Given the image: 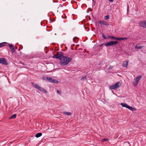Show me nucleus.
I'll list each match as a JSON object with an SVG mask.
<instances>
[{
	"label": "nucleus",
	"instance_id": "f257e3e1",
	"mask_svg": "<svg viewBox=\"0 0 146 146\" xmlns=\"http://www.w3.org/2000/svg\"><path fill=\"white\" fill-rule=\"evenodd\" d=\"M72 59L71 57H67L66 56H63L61 60V64L63 66L67 65L68 63L70 62Z\"/></svg>",
	"mask_w": 146,
	"mask_h": 146
},
{
	"label": "nucleus",
	"instance_id": "f03ea898",
	"mask_svg": "<svg viewBox=\"0 0 146 146\" xmlns=\"http://www.w3.org/2000/svg\"><path fill=\"white\" fill-rule=\"evenodd\" d=\"M33 86L35 88H37L41 92H43L45 94H47L48 93L47 91L44 88L41 87L40 86L37 84L32 83Z\"/></svg>",
	"mask_w": 146,
	"mask_h": 146
},
{
	"label": "nucleus",
	"instance_id": "7ed1b4c3",
	"mask_svg": "<svg viewBox=\"0 0 146 146\" xmlns=\"http://www.w3.org/2000/svg\"><path fill=\"white\" fill-rule=\"evenodd\" d=\"M44 79L45 80H47L51 83L57 84L58 82V81L55 79H52V78L50 77H43Z\"/></svg>",
	"mask_w": 146,
	"mask_h": 146
},
{
	"label": "nucleus",
	"instance_id": "20e7f679",
	"mask_svg": "<svg viewBox=\"0 0 146 146\" xmlns=\"http://www.w3.org/2000/svg\"><path fill=\"white\" fill-rule=\"evenodd\" d=\"M117 43L118 42L117 41H111L107 42L105 44V45L106 46H112L116 45Z\"/></svg>",
	"mask_w": 146,
	"mask_h": 146
},
{
	"label": "nucleus",
	"instance_id": "39448f33",
	"mask_svg": "<svg viewBox=\"0 0 146 146\" xmlns=\"http://www.w3.org/2000/svg\"><path fill=\"white\" fill-rule=\"evenodd\" d=\"M64 55V53L62 52H58L56 53V55L57 57H56V58L59 60H60L63 57Z\"/></svg>",
	"mask_w": 146,
	"mask_h": 146
},
{
	"label": "nucleus",
	"instance_id": "423d86ee",
	"mask_svg": "<svg viewBox=\"0 0 146 146\" xmlns=\"http://www.w3.org/2000/svg\"><path fill=\"white\" fill-rule=\"evenodd\" d=\"M0 63L5 65L8 64L7 61L6 60L5 58H0Z\"/></svg>",
	"mask_w": 146,
	"mask_h": 146
},
{
	"label": "nucleus",
	"instance_id": "0eeeda50",
	"mask_svg": "<svg viewBox=\"0 0 146 146\" xmlns=\"http://www.w3.org/2000/svg\"><path fill=\"white\" fill-rule=\"evenodd\" d=\"M11 49V51L12 53H13L15 52V50L14 48V46L12 44H10L8 43V44Z\"/></svg>",
	"mask_w": 146,
	"mask_h": 146
},
{
	"label": "nucleus",
	"instance_id": "6e6552de",
	"mask_svg": "<svg viewBox=\"0 0 146 146\" xmlns=\"http://www.w3.org/2000/svg\"><path fill=\"white\" fill-rule=\"evenodd\" d=\"M139 25L140 26L146 28V21H144L140 22Z\"/></svg>",
	"mask_w": 146,
	"mask_h": 146
},
{
	"label": "nucleus",
	"instance_id": "1a4fd4ad",
	"mask_svg": "<svg viewBox=\"0 0 146 146\" xmlns=\"http://www.w3.org/2000/svg\"><path fill=\"white\" fill-rule=\"evenodd\" d=\"M128 63V61H125L123 62L122 66L124 67L127 68Z\"/></svg>",
	"mask_w": 146,
	"mask_h": 146
},
{
	"label": "nucleus",
	"instance_id": "9d476101",
	"mask_svg": "<svg viewBox=\"0 0 146 146\" xmlns=\"http://www.w3.org/2000/svg\"><path fill=\"white\" fill-rule=\"evenodd\" d=\"M8 43L6 42H3L0 43V48L6 46V44H8Z\"/></svg>",
	"mask_w": 146,
	"mask_h": 146
},
{
	"label": "nucleus",
	"instance_id": "9b49d317",
	"mask_svg": "<svg viewBox=\"0 0 146 146\" xmlns=\"http://www.w3.org/2000/svg\"><path fill=\"white\" fill-rule=\"evenodd\" d=\"M127 108L128 109L132 111H135L136 110V109L135 108H133L132 107L130 106H128Z\"/></svg>",
	"mask_w": 146,
	"mask_h": 146
},
{
	"label": "nucleus",
	"instance_id": "f8f14e48",
	"mask_svg": "<svg viewBox=\"0 0 146 146\" xmlns=\"http://www.w3.org/2000/svg\"><path fill=\"white\" fill-rule=\"evenodd\" d=\"M127 108L128 109L132 111H135L136 110V109L135 108H133L132 107L130 106H128Z\"/></svg>",
	"mask_w": 146,
	"mask_h": 146
},
{
	"label": "nucleus",
	"instance_id": "ddd939ff",
	"mask_svg": "<svg viewBox=\"0 0 146 146\" xmlns=\"http://www.w3.org/2000/svg\"><path fill=\"white\" fill-rule=\"evenodd\" d=\"M114 85H115V87L116 88V89L119 87L121 86V85H120L119 82H117Z\"/></svg>",
	"mask_w": 146,
	"mask_h": 146
},
{
	"label": "nucleus",
	"instance_id": "4468645a",
	"mask_svg": "<svg viewBox=\"0 0 146 146\" xmlns=\"http://www.w3.org/2000/svg\"><path fill=\"white\" fill-rule=\"evenodd\" d=\"M120 105L123 107H125L126 108H127L128 105L126 104L123 103H121Z\"/></svg>",
	"mask_w": 146,
	"mask_h": 146
},
{
	"label": "nucleus",
	"instance_id": "2eb2a0df",
	"mask_svg": "<svg viewBox=\"0 0 146 146\" xmlns=\"http://www.w3.org/2000/svg\"><path fill=\"white\" fill-rule=\"evenodd\" d=\"M141 77L142 76L141 75H139L138 77H137L136 78H135V80L139 82Z\"/></svg>",
	"mask_w": 146,
	"mask_h": 146
},
{
	"label": "nucleus",
	"instance_id": "dca6fc26",
	"mask_svg": "<svg viewBox=\"0 0 146 146\" xmlns=\"http://www.w3.org/2000/svg\"><path fill=\"white\" fill-rule=\"evenodd\" d=\"M42 135V134L41 133H36L35 135V137H36V138L39 137H40Z\"/></svg>",
	"mask_w": 146,
	"mask_h": 146
},
{
	"label": "nucleus",
	"instance_id": "f3484780",
	"mask_svg": "<svg viewBox=\"0 0 146 146\" xmlns=\"http://www.w3.org/2000/svg\"><path fill=\"white\" fill-rule=\"evenodd\" d=\"M109 88L111 89H116V88L115 86V85H113L110 86Z\"/></svg>",
	"mask_w": 146,
	"mask_h": 146
},
{
	"label": "nucleus",
	"instance_id": "a211bd4d",
	"mask_svg": "<svg viewBox=\"0 0 146 146\" xmlns=\"http://www.w3.org/2000/svg\"><path fill=\"white\" fill-rule=\"evenodd\" d=\"M138 82L135 80L133 82V85L134 86H136L138 84Z\"/></svg>",
	"mask_w": 146,
	"mask_h": 146
},
{
	"label": "nucleus",
	"instance_id": "6ab92c4d",
	"mask_svg": "<svg viewBox=\"0 0 146 146\" xmlns=\"http://www.w3.org/2000/svg\"><path fill=\"white\" fill-rule=\"evenodd\" d=\"M63 114H65L67 115H71L72 114L69 112L65 111L63 112Z\"/></svg>",
	"mask_w": 146,
	"mask_h": 146
},
{
	"label": "nucleus",
	"instance_id": "aec40b11",
	"mask_svg": "<svg viewBox=\"0 0 146 146\" xmlns=\"http://www.w3.org/2000/svg\"><path fill=\"white\" fill-rule=\"evenodd\" d=\"M127 38L125 37L118 38V40H127Z\"/></svg>",
	"mask_w": 146,
	"mask_h": 146
},
{
	"label": "nucleus",
	"instance_id": "412c9836",
	"mask_svg": "<svg viewBox=\"0 0 146 146\" xmlns=\"http://www.w3.org/2000/svg\"><path fill=\"white\" fill-rule=\"evenodd\" d=\"M143 47L142 46H138L137 45H136L135 46V48L136 49H140L142 48Z\"/></svg>",
	"mask_w": 146,
	"mask_h": 146
},
{
	"label": "nucleus",
	"instance_id": "4be33fe9",
	"mask_svg": "<svg viewBox=\"0 0 146 146\" xmlns=\"http://www.w3.org/2000/svg\"><path fill=\"white\" fill-rule=\"evenodd\" d=\"M16 114H14L11 116L10 119H15L16 117Z\"/></svg>",
	"mask_w": 146,
	"mask_h": 146
},
{
	"label": "nucleus",
	"instance_id": "5701e85b",
	"mask_svg": "<svg viewBox=\"0 0 146 146\" xmlns=\"http://www.w3.org/2000/svg\"><path fill=\"white\" fill-rule=\"evenodd\" d=\"M104 21H98V23H99L100 25H103L104 24Z\"/></svg>",
	"mask_w": 146,
	"mask_h": 146
},
{
	"label": "nucleus",
	"instance_id": "b1692460",
	"mask_svg": "<svg viewBox=\"0 0 146 146\" xmlns=\"http://www.w3.org/2000/svg\"><path fill=\"white\" fill-rule=\"evenodd\" d=\"M86 76H84L82 77L81 79V81H83L84 80H85L86 79Z\"/></svg>",
	"mask_w": 146,
	"mask_h": 146
},
{
	"label": "nucleus",
	"instance_id": "393cba45",
	"mask_svg": "<svg viewBox=\"0 0 146 146\" xmlns=\"http://www.w3.org/2000/svg\"><path fill=\"white\" fill-rule=\"evenodd\" d=\"M118 38H117V37H115V36H112L111 37V39L112 40H118Z\"/></svg>",
	"mask_w": 146,
	"mask_h": 146
},
{
	"label": "nucleus",
	"instance_id": "a878e982",
	"mask_svg": "<svg viewBox=\"0 0 146 146\" xmlns=\"http://www.w3.org/2000/svg\"><path fill=\"white\" fill-rule=\"evenodd\" d=\"M102 36L103 38L104 39H107L108 38L107 37L104 33L102 34Z\"/></svg>",
	"mask_w": 146,
	"mask_h": 146
},
{
	"label": "nucleus",
	"instance_id": "bb28decb",
	"mask_svg": "<svg viewBox=\"0 0 146 146\" xmlns=\"http://www.w3.org/2000/svg\"><path fill=\"white\" fill-rule=\"evenodd\" d=\"M108 139L106 138H103L101 140V141L102 142H104L105 141H108Z\"/></svg>",
	"mask_w": 146,
	"mask_h": 146
},
{
	"label": "nucleus",
	"instance_id": "cd10ccee",
	"mask_svg": "<svg viewBox=\"0 0 146 146\" xmlns=\"http://www.w3.org/2000/svg\"><path fill=\"white\" fill-rule=\"evenodd\" d=\"M110 16L109 15H107L106 16H105L104 17V19L105 20H107L109 18Z\"/></svg>",
	"mask_w": 146,
	"mask_h": 146
},
{
	"label": "nucleus",
	"instance_id": "c85d7f7f",
	"mask_svg": "<svg viewBox=\"0 0 146 146\" xmlns=\"http://www.w3.org/2000/svg\"><path fill=\"white\" fill-rule=\"evenodd\" d=\"M104 25L106 26H108L109 25L106 21H105L104 23Z\"/></svg>",
	"mask_w": 146,
	"mask_h": 146
},
{
	"label": "nucleus",
	"instance_id": "c756f323",
	"mask_svg": "<svg viewBox=\"0 0 146 146\" xmlns=\"http://www.w3.org/2000/svg\"><path fill=\"white\" fill-rule=\"evenodd\" d=\"M56 92L58 94L60 95L61 94V92L59 90H57Z\"/></svg>",
	"mask_w": 146,
	"mask_h": 146
},
{
	"label": "nucleus",
	"instance_id": "7c9ffc66",
	"mask_svg": "<svg viewBox=\"0 0 146 146\" xmlns=\"http://www.w3.org/2000/svg\"><path fill=\"white\" fill-rule=\"evenodd\" d=\"M113 68V66H111L110 67H109L108 68V70H111V69H112V68Z\"/></svg>",
	"mask_w": 146,
	"mask_h": 146
},
{
	"label": "nucleus",
	"instance_id": "2f4dec72",
	"mask_svg": "<svg viewBox=\"0 0 146 146\" xmlns=\"http://www.w3.org/2000/svg\"><path fill=\"white\" fill-rule=\"evenodd\" d=\"M56 57H57V55H56V54H54L53 55V56H52V57L53 58H56Z\"/></svg>",
	"mask_w": 146,
	"mask_h": 146
},
{
	"label": "nucleus",
	"instance_id": "473e14b6",
	"mask_svg": "<svg viewBox=\"0 0 146 146\" xmlns=\"http://www.w3.org/2000/svg\"><path fill=\"white\" fill-rule=\"evenodd\" d=\"M19 63L20 64H22L23 65H25V64L24 63H22V62H21L20 61H19Z\"/></svg>",
	"mask_w": 146,
	"mask_h": 146
},
{
	"label": "nucleus",
	"instance_id": "72a5a7b5",
	"mask_svg": "<svg viewBox=\"0 0 146 146\" xmlns=\"http://www.w3.org/2000/svg\"><path fill=\"white\" fill-rule=\"evenodd\" d=\"M112 36H109V35H108L107 36V38H111V37Z\"/></svg>",
	"mask_w": 146,
	"mask_h": 146
},
{
	"label": "nucleus",
	"instance_id": "f704fd0d",
	"mask_svg": "<svg viewBox=\"0 0 146 146\" xmlns=\"http://www.w3.org/2000/svg\"><path fill=\"white\" fill-rule=\"evenodd\" d=\"M109 1L110 2H112L113 1V0H109Z\"/></svg>",
	"mask_w": 146,
	"mask_h": 146
},
{
	"label": "nucleus",
	"instance_id": "c9c22d12",
	"mask_svg": "<svg viewBox=\"0 0 146 146\" xmlns=\"http://www.w3.org/2000/svg\"><path fill=\"white\" fill-rule=\"evenodd\" d=\"M128 8H129V6H127V11H129V9H128Z\"/></svg>",
	"mask_w": 146,
	"mask_h": 146
},
{
	"label": "nucleus",
	"instance_id": "e433bc0d",
	"mask_svg": "<svg viewBox=\"0 0 146 146\" xmlns=\"http://www.w3.org/2000/svg\"><path fill=\"white\" fill-rule=\"evenodd\" d=\"M103 45V44H100V46H102V45Z\"/></svg>",
	"mask_w": 146,
	"mask_h": 146
},
{
	"label": "nucleus",
	"instance_id": "4c0bfd02",
	"mask_svg": "<svg viewBox=\"0 0 146 146\" xmlns=\"http://www.w3.org/2000/svg\"><path fill=\"white\" fill-rule=\"evenodd\" d=\"M15 48L16 49H17V47H15Z\"/></svg>",
	"mask_w": 146,
	"mask_h": 146
},
{
	"label": "nucleus",
	"instance_id": "58836bf2",
	"mask_svg": "<svg viewBox=\"0 0 146 146\" xmlns=\"http://www.w3.org/2000/svg\"><path fill=\"white\" fill-rule=\"evenodd\" d=\"M101 64V63H99V64H98V65H100Z\"/></svg>",
	"mask_w": 146,
	"mask_h": 146
},
{
	"label": "nucleus",
	"instance_id": "ea45409f",
	"mask_svg": "<svg viewBox=\"0 0 146 146\" xmlns=\"http://www.w3.org/2000/svg\"><path fill=\"white\" fill-rule=\"evenodd\" d=\"M20 50V48H19V49H18V50H19H19Z\"/></svg>",
	"mask_w": 146,
	"mask_h": 146
},
{
	"label": "nucleus",
	"instance_id": "a19ab883",
	"mask_svg": "<svg viewBox=\"0 0 146 146\" xmlns=\"http://www.w3.org/2000/svg\"><path fill=\"white\" fill-rule=\"evenodd\" d=\"M60 6H62V5H60Z\"/></svg>",
	"mask_w": 146,
	"mask_h": 146
},
{
	"label": "nucleus",
	"instance_id": "79ce46f5",
	"mask_svg": "<svg viewBox=\"0 0 146 146\" xmlns=\"http://www.w3.org/2000/svg\"><path fill=\"white\" fill-rule=\"evenodd\" d=\"M60 6H62V5H60Z\"/></svg>",
	"mask_w": 146,
	"mask_h": 146
},
{
	"label": "nucleus",
	"instance_id": "37998d69",
	"mask_svg": "<svg viewBox=\"0 0 146 146\" xmlns=\"http://www.w3.org/2000/svg\"><path fill=\"white\" fill-rule=\"evenodd\" d=\"M93 1H94V0H92Z\"/></svg>",
	"mask_w": 146,
	"mask_h": 146
}]
</instances>
